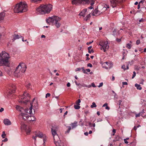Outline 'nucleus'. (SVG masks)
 I'll use <instances>...</instances> for the list:
<instances>
[{
  "mask_svg": "<svg viewBox=\"0 0 146 146\" xmlns=\"http://www.w3.org/2000/svg\"><path fill=\"white\" fill-rule=\"evenodd\" d=\"M67 127L68 128V129L67 130V131H66L65 133H69L71 129V127L70 126H67Z\"/></svg>",
  "mask_w": 146,
  "mask_h": 146,
  "instance_id": "473e14b6",
  "label": "nucleus"
},
{
  "mask_svg": "<svg viewBox=\"0 0 146 146\" xmlns=\"http://www.w3.org/2000/svg\"><path fill=\"white\" fill-rule=\"evenodd\" d=\"M8 141L7 139V138H5L4 140H2V141L6 142V141Z\"/></svg>",
  "mask_w": 146,
  "mask_h": 146,
  "instance_id": "e2e57ef3",
  "label": "nucleus"
},
{
  "mask_svg": "<svg viewBox=\"0 0 146 146\" xmlns=\"http://www.w3.org/2000/svg\"><path fill=\"white\" fill-rule=\"evenodd\" d=\"M16 108L17 110L19 111L20 112H23L24 110H25H25H28L27 109L24 110L22 107L18 106H17Z\"/></svg>",
  "mask_w": 146,
  "mask_h": 146,
  "instance_id": "4be33fe9",
  "label": "nucleus"
},
{
  "mask_svg": "<svg viewBox=\"0 0 146 146\" xmlns=\"http://www.w3.org/2000/svg\"><path fill=\"white\" fill-rule=\"evenodd\" d=\"M122 38V37H121V38H116L115 40L116 41L118 42H120L121 41V39Z\"/></svg>",
  "mask_w": 146,
  "mask_h": 146,
  "instance_id": "e433bc0d",
  "label": "nucleus"
},
{
  "mask_svg": "<svg viewBox=\"0 0 146 146\" xmlns=\"http://www.w3.org/2000/svg\"><path fill=\"white\" fill-rule=\"evenodd\" d=\"M144 1H141L139 2V4H143V3H144Z\"/></svg>",
  "mask_w": 146,
  "mask_h": 146,
  "instance_id": "774afa93",
  "label": "nucleus"
},
{
  "mask_svg": "<svg viewBox=\"0 0 146 146\" xmlns=\"http://www.w3.org/2000/svg\"><path fill=\"white\" fill-rule=\"evenodd\" d=\"M97 106L95 103L94 102H93L92 103V105L90 106V107L92 108H93L94 107H96Z\"/></svg>",
  "mask_w": 146,
  "mask_h": 146,
  "instance_id": "2f4dec72",
  "label": "nucleus"
},
{
  "mask_svg": "<svg viewBox=\"0 0 146 146\" xmlns=\"http://www.w3.org/2000/svg\"><path fill=\"white\" fill-rule=\"evenodd\" d=\"M112 131H113V134H112V135H114L115 134L116 132V130L114 129H113V130Z\"/></svg>",
  "mask_w": 146,
  "mask_h": 146,
  "instance_id": "603ef678",
  "label": "nucleus"
},
{
  "mask_svg": "<svg viewBox=\"0 0 146 146\" xmlns=\"http://www.w3.org/2000/svg\"><path fill=\"white\" fill-rule=\"evenodd\" d=\"M67 86L68 87H69L70 86V84L69 82H68L66 84Z\"/></svg>",
  "mask_w": 146,
  "mask_h": 146,
  "instance_id": "0e129e2a",
  "label": "nucleus"
},
{
  "mask_svg": "<svg viewBox=\"0 0 146 146\" xmlns=\"http://www.w3.org/2000/svg\"><path fill=\"white\" fill-rule=\"evenodd\" d=\"M90 16H91L90 15V14H89L84 18V20H86V21H87L88 19H89V18L90 17Z\"/></svg>",
  "mask_w": 146,
  "mask_h": 146,
  "instance_id": "c756f323",
  "label": "nucleus"
},
{
  "mask_svg": "<svg viewBox=\"0 0 146 146\" xmlns=\"http://www.w3.org/2000/svg\"><path fill=\"white\" fill-rule=\"evenodd\" d=\"M20 115L22 116L23 119L24 120L28 119L29 121H33L36 119L34 116L29 115L25 113H21Z\"/></svg>",
  "mask_w": 146,
  "mask_h": 146,
  "instance_id": "9d476101",
  "label": "nucleus"
},
{
  "mask_svg": "<svg viewBox=\"0 0 146 146\" xmlns=\"http://www.w3.org/2000/svg\"><path fill=\"white\" fill-rule=\"evenodd\" d=\"M4 28L0 27V33L2 34L4 33Z\"/></svg>",
  "mask_w": 146,
  "mask_h": 146,
  "instance_id": "cd10ccee",
  "label": "nucleus"
},
{
  "mask_svg": "<svg viewBox=\"0 0 146 146\" xmlns=\"http://www.w3.org/2000/svg\"><path fill=\"white\" fill-rule=\"evenodd\" d=\"M140 43V41L139 40H137L136 41V44L137 45L139 44Z\"/></svg>",
  "mask_w": 146,
  "mask_h": 146,
  "instance_id": "37998d69",
  "label": "nucleus"
},
{
  "mask_svg": "<svg viewBox=\"0 0 146 146\" xmlns=\"http://www.w3.org/2000/svg\"><path fill=\"white\" fill-rule=\"evenodd\" d=\"M79 105H78V104L77 105H74V108L75 109L78 110L80 108V107L79 106Z\"/></svg>",
  "mask_w": 146,
  "mask_h": 146,
  "instance_id": "c85d7f7f",
  "label": "nucleus"
},
{
  "mask_svg": "<svg viewBox=\"0 0 146 146\" xmlns=\"http://www.w3.org/2000/svg\"><path fill=\"white\" fill-rule=\"evenodd\" d=\"M94 51L93 49H92L91 50H90V52H88L89 53H91V52L94 53Z\"/></svg>",
  "mask_w": 146,
  "mask_h": 146,
  "instance_id": "680f3d73",
  "label": "nucleus"
},
{
  "mask_svg": "<svg viewBox=\"0 0 146 146\" xmlns=\"http://www.w3.org/2000/svg\"><path fill=\"white\" fill-rule=\"evenodd\" d=\"M27 67L23 63H20L16 68L14 72L15 76L17 77H19L22 73H24L26 70Z\"/></svg>",
  "mask_w": 146,
  "mask_h": 146,
  "instance_id": "f03ea898",
  "label": "nucleus"
},
{
  "mask_svg": "<svg viewBox=\"0 0 146 146\" xmlns=\"http://www.w3.org/2000/svg\"><path fill=\"white\" fill-rule=\"evenodd\" d=\"M87 11V9H84L82 10L79 14V15L84 17L86 15V13Z\"/></svg>",
  "mask_w": 146,
  "mask_h": 146,
  "instance_id": "6ab92c4d",
  "label": "nucleus"
},
{
  "mask_svg": "<svg viewBox=\"0 0 146 146\" xmlns=\"http://www.w3.org/2000/svg\"><path fill=\"white\" fill-rule=\"evenodd\" d=\"M45 136L43 134L41 133H38L36 135V136L35 137H33V138L34 139L35 141H36V138L37 137H38L40 138H44V137H45Z\"/></svg>",
  "mask_w": 146,
  "mask_h": 146,
  "instance_id": "4468645a",
  "label": "nucleus"
},
{
  "mask_svg": "<svg viewBox=\"0 0 146 146\" xmlns=\"http://www.w3.org/2000/svg\"><path fill=\"white\" fill-rule=\"evenodd\" d=\"M31 85V84L30 83H28V84L26 85V86L27 87V88H29Z\"/></svg>",
  "mask_w": 146,
  "mask_h": 146,
  "instance_id": "de8ad7c7",
  "label": "nucleus"
},
{
  "mask_svg": "<svg viewBox=\"0 0 146 146\" xmlns=\"http://www.w3.org/2000/svg\"><path fill=\"white\" fill-rule=\"evenodd\" d=\"M56 138L54 141L56 146H64L63 143L61 142L58 136H56Z\"/></svg>",
  "mask_w": 146,
  "mask_h": 146,
  "instance_id": "ddd939ff",
  "label": "nucleus"
},
{
  "mask_svg": "<svg viewBox=\"0 0 146 146\" xmlns=\"http://www.w3.org/2000/svg\"><path fill=\"white\" fill-rule=\"evenodd\" d=\"M21 129L25 130L27 135L30 134L31 131L30 127L25 125L23 122H21Z\"/></svg>",
  "mask_w": 146,
  "mask_h": 146,
  "instance_id": "f8f14e48",
  "label": "nucleus"
},
{
  "mask_svg": "<svg viewBox=\"0 0 146 146\" xmlns=\"http://www.w3.org/2000/svg\"><path fill=\"white\" fill-rule=\"evenodd\" d=\"M141 68L140 67H139L137 66H135V69L137 70H139Z\"/></svg>",
  "mask_w": 146,
  "mask_h": 146,
  "instance_id": "72a5a7b5",
  "label": "nucleus"
},
{
  "mask_svg": "<svg viewBox=\"0 0 146 146\" xmlns=\"http://www.w3.org/2000/svg\"><path fill=\"white\" fill-rule=\"evenodd\" d=\"M50 93H48L47 94H46L45 96V98H47L48 97H50Z\"/></svg>",
  "mask_w": 146,
  "mask_h": 146,
  "instance_id": "49530a36",
  "label": "nucleus"
},
{
  "mask_svg": "<svg viewBox=\"0 0 146 146\" xmlns=\"http://www.w3.org/2000/svg\"><path fill=\"white\" fill-rule=\"evenodd\" d=\"M126 47L129 49H130L131 48V44L129 43L127 44Z\"/></svg>",
  "mask_w": 146,
  "mask_h": 146,
  "instance_id": "f704fd0d",
  "label": "nucleus"
},
{
  "mask_svg": "<svg viewBox=\"0 0 146 146\" xmlns=\"http://www.w3.org/2000/svg\"><path fill=\"white\" fill-rule=\"evenodd\" d=\"M99 45L102 46L100 48L101 50H103L104 52H106L109 48L108 42L107 41H101L99 42Z\"/></svg>",
  "mask_w": 146,
  "mask_h": 146,
  "instance_id": "9b49d317",
  "label": "nucleus"
},
{
  "mask_svg": "<svg viewBox=\"0 0 146 146\" xmlns=\"http://www.w3.org/2000/svg\"><path fill=\"white\" fill-rule=\"evenodd\" d=\"M31 107L28 110H25L26 112L31 114L32 113V110L33 107V110H35L36 109H37L38 106V104L37 101L35 100V98H33V102L31 103Z\"/></svg>",
  "mask_w": 146,
  "mask_h": 146,
  "instance_id": "0eeeda50",
  "label": "nucleus"
},
{
  "mask_svg": "<svg viewBox=\"0 0 146 146\" xmlns=\"http://www.w3.org/2000/svg\"><path fill=\"white\" fill-rule=\"evenodd\" d=\"M104 63H106L108 66V67L106 66H105V68L106 69H108V68H110L112 67L113 65V64L112 63L108 62H105Z\"/></svg>",
  "mask_w": 146,
  "mask_h": 146,
  "instance_id": "aec40b11",
  "label": "nucleus"
},
{
  "mask_svg": "<svg viewBox=\"0 0 146 146\" xmlns=\"http://www.w3.org/2000/svg\"><path fill=\"white\" fill-rule=\"evenodd\" d=\"M13 38L12 40L13 41H14L15 40L17 39H19L20 38H21L22 37V36H20L18 35H16L15 34H14L13 35H12Z\"/></svg>",
  "mask_w": 146,
  "mask_h": 146,
  "instance_id": "f3484780",
  "label": "nucleus"
},
{
  "mask_svg": "<svg viewBox=\"0 0 146 146\" xmlns=\"http://www.w3.org/2000/svg\"><path fill=\"white\" fill-rule=\"evenodd\" d=\"M61 19L56 16H53L51 17H49L48 19H46V21L47 23L50 24V23H54V25L57 28L60 27L61 24L59 23Z\"/></svg>",
  "mask_w": 146,
  "mask_h": 146,
  "instance_id": "39448f33",
  "label": "nucleus"
},
{
  "mask_svg": "<svg viewBox=\"0 0 146 146\" xmlns=\"http://www.w3.org/2000/svg\"><path fill=\"white\" fill-rule=\"evenodd\" d=\"M118 102L117 103V104L118 105V106H119V108H120V106L121 105V104L122 102V101L121 100H120L119 101H118Z\"/></svg>",
  "mask_w": 146,
  "mask_h": 146,
  "instance_id": "58836bf2",
  "label": "nucleus"
},
{
  "mask_svg": "<svg viewBox=\"0 0 146 146\" xmlns=\"http://www.w3.org/2000/svg\"><path fill=\"white\" fill-rule=\"evenodd\" d=\"M30 98V96L29 94L27 92H25L21 100L19 101V102L20 103L26 104L29 101Z\"/></svg>",
  "mask_w": 146,
  "mask_h": 146,
  "instance_id": "6e6552de",
  "label": "nucleus"
},
{
  "mask_svg": "<svg viewBox=\"0 0 146 146\" xmlns=\"http://www.w3.org/2000/svg\"><path fill=\"white\" fill-rule=\"evenodd\" d=\"M46 139H45V138H44L43 139V141L44 143H43V145H45V141H46Z\"/></svg>",
  "mask_w": 146,
  "mask_h": 146,
  "instance_id": "6e6d98bb",
  "label": "nucleus"
},
{
  "mask_svg": "<svg viewBox=\"0 0 146 146\" xmlns=\"http://www.w3.org/2000/svg\"><path fill=\"white\" fill-rule=\"evenodd\" d=\"M100 13L101 12L98 11V9L96 8L95 9L92 15L93 16H97L99 15Z\"/></svg>",
  "mask_w": 146,
  "mask_h": 146,
  "instance_id": "2eb2a0df",
  "label": "nucleus"
},
{
  "mask_svg": "<svg viewBox=\"0 0 146 146\" xmlns=\"http://www.w3.org/2000/svg\"><path fill=\"white\" fill-rule=\"evenodd\" d=\"M77 122H76V121H74V123H72L71 124H70V125H71V126H72V129H73L74 128H75L77 126Z\"/></svg>",
  "mask_w": 146,
  "mask_h": 146,
  "instance_id": "a878e982",
  "label": "nucleus"
},
{
  "mask_svg": "<svg viewBox=\"0 0 146 146\" xmlns=\"http://www.w3.org/2000/svg\"><path fill=\"white\" fill-rule=\"evenodd\" d=\"M80 102V99H78L77 101H76V103L77 104L80 105V104L79 103Z\"/></svg>",
  "mask_w": 146,
  "mask_h": 146,
  "instance_id": "a19ab883",
  "label": "nucleus"
},
{
  "mask_svg": "<svg viewBox=\"0 0 146 146\" xmlns=\"http://www.w3.org/2000/svg\"><path fill=\"white\" fill-rule=\"evenodd\" d=\"M121 68L122 69H124V70H126V68H125V65H123L122 66H121Z\"/></svg>",
  "mask_w": 146,
  "mask_h": 146,
  "instance_id": "79ce46f5",
  "label": "nucleus"
},
{
  "mask_svg": "<svg viewBox=\"0 0 146 146\" xmlns=\"http://www.w3.org/2000/svg\"><path fill=\"white\" fill-rule=\"evenodd\" d=\"M134 62V61L133 60H131V61H129L128 62V64H129V65H132L133 64V63Z\"/></svg>",
  "mask_w": 146,
  "mask_h": 146,
  "instance_id": "4c0bfd02",
  "label": "nucleus"
},
{
  "mask_svg": "<svg viewBox=\"0 0 146 146\" xmlns=\"http://www.w3.org/2000/svg\"><path fill=\"white\" fill-rule=\"evenodd\" d=\"M92 46H90L88 48V52H90V50L91 49V48H92Z\"/></svg>",
  "mask_w": 146,
  "mask_h": 146,
  "instance_id": "a18cd8bd",
  "label": "nucleus"
},
{
  "mask_svg": "<svg viewBox=\"0 0 146 146\" xmlns=\"http://www.w3.org/2000/svg\"><path fill=\"white\" fill-rule=\"evenodd\" d=\"M51 131L52 135L53 137L54 140V139H56V136H58V135L57 134L56 132L55 129H54L53 128H52Z\"/></svg>",
  "mask_w": 146,
  "mask_h": 146,
  "instance_id": "a211bd4d",
  "label": "nucleus"
},
{
  "mask_svg": "<svg viewBox=\"0 0 146 146\" xmlns=\"http://www.w3.org/2000/svg\"><path fill=\"white\" fill-rule=\"evenodd\" d=\"M124 141L125 143L127 144L128 143V142L127 141L126 139H124Z\"/></svg>",
  "mask_w": 146,
  "mask_h": 146,
  "instance_id": "338daca9",
  "label": "nucleus"
},
{
  "mask_svg": "<svg viewBox=\"0 0 146 146\" xmlns=\"http://www.w3.org/2000/svg\"><path fill=\"white\" fill-rule=\"evenodd\" d=\"M122 84L123 85H127L128 84L126 82H123Z\"/></svg>",
  "mask_w": 146,
  "mask_h": 146,
  "instance_id": "864d4df0",
  "label": "nucleus"
},
{
  "mask_svg": "<svg viewBox=\"0 0 146 146\" xmlns=\"http://www.w3.org/2000/svg\"><path fill=\"white\" fill-rule=\"evenodd\" d=\"M87 66L90 67H92V64L91 63H90L88 64Z\"/></svg>",
  "mask_w": 146,
  "mask_h": 146,
  "instance_id": "8fccbe9b",
  "label": "nucleus"
},
{
  "mask_svg": "<svg viewBox=\"0 0 146 146\" xmlns=\"http://www.w3.org/2000/svg\"><path fill=\"white\" fill-rule=\"evenodd\" d=\"M103 85V83L102 82H101L100 84L98 86V87H102Z\"/></svg>",
  "mask_w": 146,
  "mask_h": 146,
  "instance_id": "5fc2aeb1",
  "label": "nucleus"
},
{
  "mask_svg": "<svg viewBox=\"0 0 146 146\" xmlns=\"http://www.w3.org/2000/svg\"><path fill=\"white\" fill-rule=\"evenodd\" d=\"M52 8L51 5H41L40 7L36 9V10L39 13L41 14L48 13H50Z\"/></svg>",
  "mask_w": 146,
  "mask_h": 146,
  "instance_id": "20e7f679",
  "label": "nucleus"
},
{
  "mask_svg": "<svg viewBox=\"0 0 146 146\" xmlns=\"http://www.w3.org/2000/svg\"><path fill=\"white\" fill-rule=\"evenodd\" d=\"M91 86L93 87H96V86L93 83L91 84Z\"/></svg>",
  "mask_w": 146,
  "mask_h": 146,
  "instance_id": "052dcab7",
  "label": "nucleus"
},
{
  "mask_svg": "<svg viewBox=\"0 0 146 146\" xmlns=\"http://www.w3.org/2000/svg\"><path fill=\"white\" fill-rule=\"evenodd\" d=\"M4 110V108H1L0 109V112H2Z\"/></svg>",
  "mask_w": 146,
  "mask_h": 146,
  "instance_id": "bf43d9fd",
  "label": "nucleus"
},
{
  "mask_svg": "<svg viewBox=\"0 0 146 146\" xmlns=\"http://www.w3.org/2000/svg\"><path fill=\"white\" fill-rule=\"evenodd\" d=\"M5 15V13L4 12H2L0 13V21L3 20Z\"/></svg>",
  "mask_w": 146,
  "mask_h": 146,
  "instance_id": "b1692460",
  "label": "nucleus"
},
{
  "mask_svg": "<svg viewBox=\"0 0 146 146\" xmlns=\"http://www.w3.org/2000/svg\"><path fill=\"white\" fill-rule=\"evenodd\" d=\"M144 21V19L143 18L141 19H140L139 20V21L140 22H143Z\"/></svg>",
  "mask_w": 146,
  "mask_h": 146,
  "instance_id": "4d7b16f0",
  "label": "nucleus"
},
{
  "mask_svg": "<svg viewBox=\"0 0 146 146\" xmlns=\"http://www.w3.org/2000/svg\"><path fill=\"white\" fill-rule=\"evenodd\" d=\"M104 7L105 8H106L107 9V8L108 9V8H110L109 5L107 4L105 5L104 6Z\"/></svg>",
  "mask_w": 146,
  "mask_h": 146,
  "instance_id": "09e8293b",
  "label": "nucleus"
},
{
  "mask_svg": "<svg viewBox=\"0 0 146 146\" xmlns=\"http://www.w3.org/2000/svg\"><path fill=\"white\" fill-rule=\"evenodd\" d=\"M84 134L86 136H88V132H86L84 133Z\"/></svg>",
  "mask_w": 146,
  "mask_h": 146,
  "instance_id": "69168bd1",
  "label": "nucleus"
},
{
  "mask_svg": "<svg viewBox=\"0 0 146 146\" xmlns=\"http://www.w3.org/2000/svg\"><path fill=\"white\" fill-rule=\"evenodd\" d=\"M5 15V13L4 12H2L0 13V21L3 20Z\"/></svg>",
  "mask_w": 146,
  "mask_h": 146,
  "instance_id": "393cba45",
  "label": "nucleus"
},
{
  "mask_svg": "<svg viewBox=\"0 0 146 146\" xmlns=\"http://www.w3.org/2000/svg\"><path fill=\"white\" fill-rule=\"evenodd\" d=\"M27 10V6L25 2H20L17 4L14 9L15 13H23L26 12Z\"/></svg>",
  "mask_w": 146,
  "mask_h": 146,
  "instance_id": "f257e3e1",
  "label": "nucleus"
},
{
  "mask_svg": "<svg viewBox=\"0 0 146 146\" xmlns=\"http://www.w3.org/2000/svg\"><path fill=\"white\" fill-rule=\"evenodd\" d=\"M136 76V73L135 71H134L133 72V76L132 77V79L133 78H134L135 76Z\"/></svg>",
  "mask_w": 146,
  "mask_h": 146,
  "instance_id": "c03bdc74",
  "label": "nucleus"
},
{
  "mask_svg": "<svg viewBox=\"0 0 146 146\" xmlns=\"http://www.w3.org/2000/svg\"><path fill=\"white\" fill-rule=\"evenodd\" d=\"M141 113H138V114H136L135 115V117H139L140 116V114Z\"/></svg>",
  "mask_w": 146,
  "mask_h": 146,
  "instance_id": "3c124183",
  "label": "nucleus"
},
{
  "mask_svg": "<svg viewBox=\"0 0 146 146\" xmlns=\"http://www.w3.org/2000/svg\"><path fill=\"white\" fill-rule=\"evenodd\" d=\"M10 58L9 54L5 51H2L0 54V66L3 64L8 66L9 64V59Z\"/></svg>",
  "mask_w": 146,
  "mask_h": 146,
  "instance_id": "7ed1b4c3",
  "label": "nucleus"
},
{
  "mask_svg": "<svg viewBox=\"0 0 146 146\" xmlns=\"http://www.w3.org/2000/svg\"><path fill=\"white\" fill-rule=\"evenodd\" d=\"M136 143L135 142H133L131 143L130 144V146H135Z\"/></svg>",
  "mask_w": 146,
  "mask_h": 146,
  "instance_id": "c9c22d12",
  "label": "nucleus"
},
{
  "mask_svg": "<svg viewBox=\"0 0 146 146\" xmlns=\"http://www.w3.org/2000/svg\"><path fill=\"white\" fill-rule=\"evenodd\" d=\"M12 89H11V90L8 94V96H10L11 94L14 93L15 91V87L14 85H13L12 86Z\"/></svg>",
  "mask_w": 146,
  "mask_h": 146,
  "instance_id": "dca6fc26",
  "label": "nucleus"
},
{
  "mask_svg": "<svg viewBox=\"0 0 146 146\" xmlns=\"http://www.w3.org/2000/svg\"><path fill=\"white\" fill-rule=\"evenodd\" d=\"M125 0H110L111 5L113 8L119 6L121 5Z\"/></svg>",
  "mask_w": 146,
  "mask_h": 146,
  "instance_id": "1a4fd4ad",
  "label": "nucleus"
},
{
  "mask_svg": "<svg viewBox=\"0 0 146 146\" xmlns=\"http://www.w3.org/2000/svg\"><path fill=\"white\" fill-rule=\"evenodd\" d=\"M3 122L6 125H9L11 124V121L8 119H5L4 120Z\"/></svg>",
  "mask_w": 146,
  "mask_h": 146,
  "instance_id": "412c9836",
  "label": "nucleus"
},
{
  "mask_svg": "<svg viewBox=\"0 0 146 146\" xmlns=\"http://www.w3.org/2000/svg\"><path fill=\"white\" fill-rule=\"evenodd\" d=\"M93 42V41H92V42H87L86 43V44L87 45H88L89 44H91Z\"/></svg>",
  "mask_w": 146,
  "mask_h": 146,
  "instance_id": "13d9d810",
  "label": "nucleus"
},
{
  "mask_svg": "<svg viewBox=\"0 0 146 146\" xmlns=\"http://www.w3.org/2000/svg\"><path fill=\"white\" fill-rule=\"evenodd\" d=\"M135 86L136 87L137 89L138 90H141L142 89V87L140 84H135Z\"/></svg>",
  "mask_w": 146,
  "mask_h": 146,
  "instance_id": "bb28decb",
  "label": "nucleus"
},
{
  "mask_svg": "<svg viewBox=\"0 0 146 146\" xmlns=\"http://www.w3.org/2000/svg\"><path fill=\"white\" fill-rule=\"evenodd\" d=\"M82 70L84 74H87V72H86V70H85L84 67H82L81 68H77L76 69V71H80L81 69Z\"/></svg>",
  "mask_w": 146,
  "mask_h": 146,
  "instance_id": "5701e85b",
  "label": "nucleus"
},
{
  "mask_svg": "<svg viewBox=\"0 0 146 146\" xmlns=\"http://www.w3.org/2000/svg\"><path fill=\"white\" fill-rule=\"evenodd\" d=\"M96 0H72V4L73 5H78L82 4L84 5H89L90 4L92 6L94 4V2Z\"/></svg>",
  "mask_w": 146,
  "mask_h": 146,
  "instance_id": "423d86ee",
  "label": "nucleus"
},
{
  "mask_svg": "<svg viewBox=\"0 0 146 146\" xmlns=\"http://www.w3.org/2000/svg\"><path fill=\"white\" fill-rule=\"evenodd\" d=\"M117 32H118L117 31L116 29H114L113 31V35L115 36L116 35H117Z\"/></svg>",
  "mask_w": 146,
  "mask_h": 146,
  "instance_id": "7c9ffc66",
  "label": "nucleus"
},
{
  "mask_svg": "<svg viewBox=\"0 0 146 146\" xmlns=\"http://www.w3.org/2000/svg\"><path fill=\"white\" fill-rule=\"evenodd\" d=\"M6 134L5 133V131H3L2 132V134L1 135V136L3 138H5V136L6 135Z\"/></svg>",
  "mask_w": 146,
  "mask_h": 146,
  "instance_id": "ea45409f",
  "label": "nucleus"
}]
</instances>
